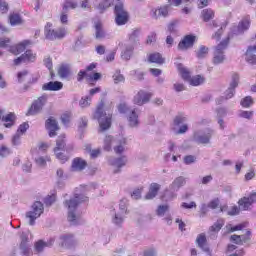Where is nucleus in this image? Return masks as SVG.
I'll return each mask as SVG.
<instances>
[{"instance_id": "14", "label": "nucleus", "mask_w": 256, "mask_h": 256, "mask_svg": "<svg viewBox=\"0 0 256 256\" xmlns=\"http://www.w3.org/2000/svg\"><path fill=\"white\" fill-rule=\"evenodd\" d=\"M151 97H153L151 92L140 90L134 95L133 103L134 105L141 107L142 105H145V103H149Z\"/></svg>"}, {"instance_id": "49", "label": "nucleus", "mask_w": 256, "mask_h": 256, "mask_svg": "<svg viewBox=\"0 0 256 256\" xmlns=\"http://www.w3.org/2000/svg\"><path fill=\"white\" fill-rule=\"evenodd\" d=\"M112 77H113V81L116 85L119 83L125 82V76H123V74H121V71H119V70L116 71Z\"/></svg>"}, {"instance_id": "30", "label": "nucleus", "mask_w": 256, "mask_h": 256, "mask_svg": "<svg viewBox=\"0 0 256 256\" xmlns=\"http://www.w3.org/2000/svg\"><path fill=\"white\" fill-rule=\"evenodd\" d=\"M134 49H135V45L125 44V47L121 52V58L124 59V61H129V59H131V57H133Z\"/></svg>"}, {"instance_id": "38", "label": "nucleus", "mask_w": 256, "mask_h": 256, "mask_svg": "<svg viewBox=\"0 0 256 256\" xmlns=\"http://www.w3.org/2000/svg\"><path fill=\"white\" fill-rule=\"evenodd\" d=\"M71 74V68L67 64H62L58 69V75L61 79H67Z\"/></svg>"}, {"instance_id": "59", "label": "nucleus", "mask_w": 256, "mask_h": 256, "mask_svg": "<svg viewBox=\"0 0 256 256\" xmlns=\"http://www.w3.org/2000/svg\"><path fill=\"white\" fill-rule=\"evenodd\" d=\"M185 165H191L193 163H195V161H197V157L193 156V155H188L185 156L183 159Z\"/></svg>"}, {"instance_id": "17", "label": "nucleus", "mask_w": 256, "mask_h": 256, "mask_svg": "<svg viewBox=\"0 0 256 256\" xmlns=\"http://www.w3.org/2000/svg\"><path fill=\"white\" fill-rule=\"evenodd\" d=\"M125 210L119 211L116 209H111L110 210V217H111V222L113 225L116 227H121L125 221Z\"/></svg>"}, {"instance_id": "61", "label": "nucleus", "mask_w": 256, "mask_h": 256, "mask_svg": "<svg viewBox=\"0 0 256 256\" xmlns=\"http://www.w3.org/2000/svg\"><path fill=\"white\" fill-rule=\"evenodd\" d=\"M27 129H29L28 123L21 124L17 130L18 135H23V133L27 132Z\"/></svg>"}, {"instance_id": "45", "label": "nucleus", "mask_w": 256, "mask_h": 256, "mask_svg": "<svg viewBox=\"0 0 256 256\" xmlns=\"http://www.w3.org/2000/svg\"><path fill=\"white\" fill-rule=\"evenodd\" d=\"M113 1H115V0H103L102 3H99L98 6H96V9H98V11H100V13H103V11H105V9H109V7H111V5H113Z\"/></svg>"}, {"instance_id": "15", "label": "nucleus", "mask_w": 256, "mask_h": 256, "mask_svg": "<svg viewBox=\"0 0 256 256\" xmlns=\"http://www.w3.org/2000/svg\"><path fill=\"white\" fill-rule=\"evenodd\" d=\"M37 61V53L32 50H26L24 54L14 60V65H21V63H35Z\"/></svg>"}, {"instance_id": "16", "label": "nucleus", "mask_w": 256, "mask_h": 256, "mask_svg": "<svg viewBox=\"0 0 256 256\" xmlns=\"http://www.w3.org/2000/svg\"><path fill=\"white\" fill-rule=\"evenodd\" d=\"M253 203H256V192H252L249 196H244L238 201V205L242 211H249Z\"/></svg>"}, {"instance_id": "3", "label": "nucleus", "mask_w": 256, "mask_h": 256, "mask_svg": "<svg viewBox=\"0 0 256 256\" xmlns=\"http://www.w3.org/2000/svg\"><path fill=\"white\" fill-rule=\"evenodd\" d=\"M109 106L105 100H101L95 113L94 119H97L100 127V131H107L111 127V114L107 113Z\"/></svg>"}, {"instance_id": "48", "label": "nucleus", "mask_w": 256, "mask_h": 256, "mask_svg": "<svg viewBox=\"0 0 256 256\" xmlns=\"http://www.w3.org/2000/svg\"><path fill=\"white\" fill-rule=\"evenodd\" d=\"M45 248H47V245L45 244V241H43V240H38L34 244V249H35L36 253H43Z\"/></svg>"}, {"instance_id": "53", "label": "nucleus", "mask_w": 256, "mask_h": 256, "mask_svg": "<svg viewBox=\"0 0 256 256\" xmlns=\"http://www.w3.org/2000/svg\"><path fill=\"white\" fill-rule=\"evenodd\" d=\"M61 121L65 127H69V123H71V113L62 114Z\"/></svg>"}, {"instance_id": "23", "label": "nucleus", "mask_w": 256, "mask_h": 256, "mask_svg": "<svg viewBox=\"0 0 256 256\" xmlns=\"http://www.w3.org/2000/svg\"><path fill=\"white\" fill-rule=\"evenodd\" d=\"M251 239V231L247 230L244 235H232L230 237V241L232 243H235L236 245H243L244 243H247Z\"/></svg>"}, {"instance_id": "33", "label": "nucleus", "mask_w": 256, "mask_h": 256, "mask_svg": "<svg viewBox=\"0 0 256 256\" xmlns=\"http://www.w3.org/2000/svg\"><path fill=\"white\" fill-rule=\"evenodd\" d=\"M85 77L86 79H89V81H99V78L101 77V73L88 74L87 72L81 70L78 73V81H81Z\"/></svg>"}, {"instance_id": "46", "label": "nucleus", "mask_w": 256, "mask_h": 256, "mask_svg": "<svg viewBox=\"0 0 256 256\" xmlns=\"http://www.w3.org/2000/svg\"><path fill=\"white\" fill-rule=\"evenodd\" d=\"M225 225V220L224 219H218L217 222L210 227V231L212 233H219L221 231V228Z\"/></svg>"}, {"instance_id": "6", "label": "nucleus", "mask_w": 256, "mask_h": 256, "mask_svg": "<svg viewBox=\"0 0 256 256\" xmlns=\"http://www.w3.org/2000/svg\"><path fill=\"white\" fill-rule=\"evenodd\" d=\"M20 243H19V253L22 256H33V250H31V240L33 235L31 231L25 230L19 233Z\"/></svg>"}, {"instance_id": "4", "label": "nucleus", "mask_w": 256, "mask_h": 256, "mask_svg": "<svg viewBox=\"0 0 256 256\" xmlns=\"http://www.w3.org/2000/svg\"><path fill=\"white\" fill-rule=\"evenodd\" d=\"M30 45H33L31 40H24L14 46H11V39L0 37L1 49H7L10 53H12V55H21V53H23L27 47H30Z\"/></svg>"}, {"instance_id": "18", "label": "nucleus", "mask_w": 256, "mask_h": 256, "mask_svg": "<svg viewBox=\"0 0 256 256\" xmlns=\"http://www.w3.org/2000/svg\"><path fill=\"white\" fill-rule=\"evenodd\" d=\"M45 103H47V96H41L36 101L33 102L31 107L29 108L27 115H37L41 109L45 106Z\"/></svg>"}, {"instance_id": "52", "label": "nucleus", "mask_w": 256, "mask_h": 256, "mask_svg": "<svg viewBox=\"0 0 256 256\" xmlns=\"http://www.w3.org/2000/svg\"><path fill=\"white\" fill-rule=\"evenodd\" d=\"M208 53H209V48L205 46H201L197 52V57L198 59H203L207 57Z\"/></svg>"}, {"instance_id": "7", "label": "nucleus", "mask_w": 256, "mask_h": 256, "mask_svg": "<svg viewBox=\"0 0 256 256\" xmlns=\"http://www.w3.org/2000/svg\"><path fill=\"white\" fill-rule=\"evenodd\" d=\"M178 71L184 79V81H187L189 85H192V87H199V85H203L205 83V77L202 75H196L191 77V73L187 68L183 66V64H178Z\"/></svg>"}, {"instance_id": "19", "label": "nucleus", "mask_w": 256, "mask_h": 256, "mask_svg": "<svg viewBox=\"0 0 256 256\" xmlns=\"http://www.w3.org/2000/svg\"><path fill=\"white\" fill-rule=\"evenodd\" d=\"M186 121H187V118L185 116H176V118L174 119V123H173L174 133H177L178 135H181L183 133H187V130L189 129V127L186 124H183L177 130V127H179V125H181L182 123H185Z\"/></svg>"}, {"instance_id": "50", "label": "nucleus", "mask_w": 256, "mask_h": 256, "mask_svg": "<svg viewBox=\"0 0 256 256\" xmlns=\"http://www.w3.org/2000/svg\"><path fill=\"white\" fill-rule=\"evenodd\" d=\"M91 96H84L81 98V100L79 101V105L80 107H82V109H85V107H89V105H91Z\"/></svg>"}, {"instance_id": "12", "label": "nucleus", "mask_w": 256, "mask_h": 256, "mask_svg": "<svg viewBox=\"0 0 256 256\" xmlns=\"http://www.w3.org/2000/svg\"><path fill=\"white\" fill-rule=\"evenodd\" d=\"M64 150H65V135H61L58 137L56 141V147L54 148L55 156L60 160V163H67V161H69V157H67V155L61 152Z\"/></svg>"}, {"instance_id": "5", "label": "nucleus", "mask_w": 256, "mask_h": 256, "mask_svg": "<svg viewBox=\"0 0 256 256\" xmlns=\"http://www.w3.org/2000/svg\"><path fill=\"white\" fill-rule=\"evenodd\" d=\"M113 143H116V146L114 147L115 153L120 155L121 153H123V151H125V145H127V138L119 136L118 138L114 139L111 136H106L103 144L104 151H111Z\"/></svg>"}, {"instance_id": "43", "label": "nucleus", "mask_w": 256, "mask_h": 256, "mask_svg": "<svg viewBox=\"0 0 256 256\" xmlns=\"http://www.w3.org/2000/svg\"><path fill=\"white\" fill-rule=\"evenodd\" d=\"M78 3L77 0H66L63 5V11L67 12L69 9H77Z\"/></svg>"}, {"instance_id": "24", "label": "nucleus", "mask_w": 256, "mask_h": 256, "mask_svg": "<svg viewBox=\"0 0 256 256\" xmlns=\"http://www.w3.org/2000/svg\"><path fill=\"white\" fill-rule=\"evenodd\" d=\"M46 129L49 133V137H55L57 135L56 131H59L57 120H55L53 117L49 118L46 121Z\"/></svg>"}, {"instance_id": "34", "label": "nucleus", "mask_w": 256, "mask_h": 256, "mask_svg": "<svg viewBox=\"0 0 256 256\" xmlns=\"http://www.w3.org/2000/svg\"><path fill=\"white\" fill-rule=\"evenodd\" d=\"M185 178L183 176H179L174 179L172 184L170 185L171 191H179L183 185H185Z\"/></svg>"}, {"instance_id": "41", "label": "nucleus", "mask_w": 256, "mask_h": 256, "mask_svg": "<svg viewBox=\"0 0 256 256\" xmlns=\"http://www.w3.org/2000/svg\"><path fill=\"white\" fill-rule=\"evenodd\" d=\"M201 17L205 22L211 21L215 17V12L211 9H204L202 10Z\"/></svg>"}, {"instance_id": "55", "label": "nucleus", "mask_w": 256, "mask_h": 256, "mask_svg": "<svg viewBox=\"0 0 256 256\" xmlns=\"http://www.w3.org/2000/svg\"><path fill=\"white\" fill-rule=\"evenodd\" d=\"M167 211H169V205H160L158 207L156 213L159 217H163V215H165V213H167Z\"/></svg>"}, {"instance_id": "32", "label": "nucleus", "mask_w": 256, "mask_h": 256, "mask_svg": "<svg viewBox=\"0 0 256 256\" xmlns=\"http://www.w3.org/2000/svg\"><path fill=\"white\" fill-rule=\"evenodd\" d=\"M159 189H161V185L157 183H152L149 187L148 193L145 195V199H155V197H157V193H159Z\"/></svg>"}, {"instance_id": "39", "label": "nucleus", "mask_w": 256, "mask_h": 256, "mask_svg": "<svg viewBox=\"0 0 256 256\" xmlns=\"http://www.w3.org/2000/svg\"><path fill=\"white\" fill-rule=\"evenodd\" d=\"M197 243L199 247L205 251V253H209V246L207 245V239L205 238V234H200L198 236Z\"/></svg>"}, {"instance_id": "56", "label": "nucleus", "mask_w": 256, "mask_h": 256, "mask_svg": "<svg viewBox=\"0 0 256 256\" xmlns=\"http://www.w3.org/2000/svg\"><path fill=\"white\" fill-rule=\"evenodd\" d=\"M44 65H45V67H46L47 69L50 70V73H53V72H52V71H53V60L51 59V57L46 56V57L44 58Z\"/></svg>"}, {"instance_id": "35", "label": "nucleus", "mask_w": 256, "mask_h": 256, "mask_svg": "<svg viewBox=\"0 0 256 256\" xmlns=\"http://www.w3.org/2000/svg\"><path fill=\"white\" fill-rule=\"evenodd\" d=\"M149 63H156L157 65H163L165 63V59L159 53H151L148 55Z\"/></svg>"}, {"instance_id": "20", "label": "nucleus", "mask_w": 256, "mask_h": 256, "mask_svg": "<svg viewBox=\"0 0 256 256\" xmlns=\"http://www.w3.org/2000/svg\"><path fill=\"white\" fill-rule=\"evenodd\" d=\"M193 139L196 141V143L207 144L209 143V139H211V130L206 129L204 131H196L194 133Z\"/></svg>"}, {"instance_id": "62", "label": "nucleus", "mask_w": 256, "mask_h": 256, "mask_svg": "<svg viewBox=\"0 0 256 256\" xmlns=\"http://www.w3.org/2000/svg\"><path fill=\"white\" fill-rule=\"evenodd\" d=\"M118 211H124L127 214V199H122L119 204Z\"/></svg>"}, {"instance_id": "44", "label": "nucleus", "mask_w": 256, "mask_h": 256, "mask_svg": "<svg viewBox=\"0 0 256 256\" xmlns=\"http://www.w3.org/2000/svg\"><path fill=\"white\" fill-rule=\"evenodd\" d=\"M49 161H51V157L49 156H39L35 158V163L38 167H45Z\"/></svg>"}, {"instance_id": "10", "label": "nucleus", "mask_w": 256, "mask_h": 256, "mask_svg": "<svg viewBox=\"0 0 256 256\" xmlns=\"http://www.w3.org/2000/svg\"><path fill=\"white\" fill-rule=\"evenodd\" d=\"M114 13L116 15L115 21L117 25H126L127 21H129V13L125 10L123 1H117Z\"/></svg>"}, {"instance_id": "21", "label": "nucleus", "mask_w": 256, "mask_h": 256, "mask_svg": "<svg viewBox=\"0 0 256 256\" xmlns=\"http://www.w3.org/2000/svg\"><path fill=\"white\" fill-rule=\"evenodd\" d=\"M108 163L112 167L116 168L114 169V173H119L121 171V167H125V165H127V157L125 156H122L120 158L111 157L108 159Z\"/></svg>"}, {"instance_id": "64", "label": "nucleus", "mask_w": 256, "mask_h": 256, "mask_svg": "<svg viewBox=\"0 0 256 256\" xmlns=\"http://www.w3.org/2000/svg\"><path fill=\"white\" fill-rule=\"evenodd\" d=\"M144 256H157V250L155 248H149L144 251Z\"/></svg>"}, {"instance_id": "42", "label": "nucleus", "mask_w": 256, "mask_h": 256, "mask_svg": "<svg viewBox=\"0 0 256 256\" xmlns=\"http://www.w3.org/2000/svg\"><path fill=\"white\" fill-rule=\"evenodd\" d=\"M10 24L15 25H21L23 23V20L21 19V16L18 13H12L9 17Z\"/></svg>"}, {"instance_id": "25", "label": "nucleus", "mask_w": 256, "mask_h": 256, "mask_svg": "<svg viewBox=\"0 0 256 256\" xmlns=\"http://www.w3.org/2000/svg\"><path fill=\"white\" fill-rule=\"evenodd\" d=\"M127 121H128L129 127H132V128L139 127L141 122L139 121V115L137 114V111L135 109L131 110L127 114Z\"/></svg>"}, {"instance_id": "13", "label": "nucleus", "mask_w": 256, "mask_h": 256, "mask_svg": "<svg viewBox=\"0 0 256 256\" xmlns=\"http://www.w3.org/2000/svg\"><path fill=\"white\" fill-rule=\"evenodd\" d=\"M58 245L64 249H71L77 245V238L71 233L62 234L58 238Z\"/></svg>"}, {"instance_id": "31", "label": "nucleus", "mask_w": 256, "mask_h": 256, "mask_svg": "<svg viewBox=\"0 0 256 256\" xmlns=\"http://www.w3.org/2000/svg\"><path fill=\"white\" fill-rule=\"evenodd\" d=\"M87 167V162L83 158H75L72 161L71 169L72 171H83Z\"/></svg>"}, {"instance_id": "2", "label": "nucleus", "mask_w": 256, "mask_h": 256, "mask_svg": "<svg viewBox=\"0 0 256 256\" xmlns=\"http://www.w3.org/2000/svg\"><path fill=\"white\" fill-rule=\"evenodd\" d=\"M251 27V18L249 16H245L238 24V26H234L231 28L229 35L224 38L215 48L213 63L214 65H219L225 61V49L229 45V39L233 37V35H242Z\"/></svg>"}, {"instance_id": "26", "label": "nucleus", "mask_w": 256, "mask_h": 256, "mask_svg": "<svg viewBox=\"0 0 256 256\" xmlns=\"http://www.w3.org/2000/svg\"><path fill=\"white\" fill-rule=\"evenodd\" d=\"M256 44L249 46L245 53V61L250 65H256Z\"/></svg>"}, {"instance_id": "36", "label": "nucleus", "mask_w": 256, "mask_h": 256, "mask_svg": "<svg viewBox=\"0 0 256 256\" xmlns=\"http://www.w3.org/2000/svg\"><path fill=\"white\" fill-rule=\"evenodd\" d=\"M95 31L96 39H105L107 37V32L103 29V24L100 21L95 22Z\"/></svg>"}, {"instance_id": "28", "label": "nucleus", "mask_w": 256, "mask_h": 256, "mask_svg": "<svg viewBox=\"0 0 256 256\" xmlns=\"http://www.w3.org/2000/svg\"><path fill=\"white\" fill-rule=\"evenodd\" d=\"M196 37L194 35H187L179 44L178 49H189L195 43Z\"/></svg>"}, {"instance_id": "1", "label": "nucleus", "mask_w": 256, "mask_h": 256, "mask_svg": "<svg viewBox=\"0 0 256 256\" xmlns=\"http://www.w3.org/2000/svg\"><path fill=\"white\" fill-rule=\"evenodd\" d=\"M92 186L80 185L75 190L73 198L65 201V207L68 210V221L72 225H79L81 221V212L79 211V203H85L89 201V197L85 195L87 191H91Z\"/></svg>"}, {"instance_id": "57", "label": "nucleus", "mask_w": 256, "mask_h": 256, "mask_svg": "<svg viewBox=\"0 0 256 256\" xmlns=\"http://www.w3.org/2000/svg\"><path fill=\"white\" fill-rule=\"evenodd\" d=\"M241 105H242V107H245V108L251 107V105H253V98H251V96L245 97L241 101Z\"/></svg>"}, {"instance_id": "22", "label": "nucleus", "mask_w": 256, "mask_h": 256, "mask_svg": "<svg viewBox=\"0 0 256 256\" xmlns=\"http://www.w3.org/2000/svg\"><path fill=\"white\" fill-rule=\"evenodd\" d=\"M169 11H171V6L164 5V6H160L158 8H153L151 10L150 15L154 19H159L160 17H167L169 15Z\"/></svg>"}, {"instance_id": "58", "label": "nucleus", "mask_w": 256, "mask_h": 256, "mask_svg": "<svg viewBox=\"0 0 256 256\" xmlns=\"http://www.w3.org/2000/svg\"><path fill=\"white\" fill-rule=\"evenodd\" d=\"M175 197H177V194L166 191L164 196L162 197V200L163 201H173V199H175Z\"/></svg>"}, {"instance_id": "54", "label": "nucleus", "mask_w": 256, "mask_h": 256, "mask_svg": "<svg viewBox=\"0 0 256 256\" xmlns=\"http://www.w3.org/2000/svg\"><path fill=\"white\" fill-rule=\"evenodd\" d=\"M10 153H11V148L5 145L0 146V157H9Z\"/></svg>"}, {"instance_id": "29", "label": "nucleus", "mask_w": 256, "mask_h": 256, "mask_svg": "<svg viewBox=\"0 0 256 256\" xmlns=\"http://www.w3.org/2000/svg\"><path fill=\"white\" fill-rule=\"evenodd\" d=\"M43 91H61L63 83L59 81L48 82L42 86Z\"/></svg>"}, {"instance_id": "27", "label": "nucleus", "mask_w": 256, "mask_h": 256, "mask_svg": "<svg viewBox=\"0 0 256 256\" xmlns=\"http://www.w3.org/2000/svg\"><path fill=\"white\" fill-rule=\"evenodd\" d=\"M220 211L221 213H226L228 215H230L231 217L235 216V215H239L240 211H241V207L239 206H227V205H223L220 207Z\"/></svg>"}, {"instance_id": "51", "label": "nucleus", "mask_w": 256, "mask_h": 256, "mask_svg": "<svg viewBox=\"0 0 256 256\" xmlns=\"http://www.w3.org/2000/svg\"><path fill=\"white\" fill-rule=\"evenodd\" d=\"M118 111L124 115H129V113H131V111H129V106L125 102L118 105Z\"/></svg>"}, {"instance_id": "37", "label": "nucleus", "mask_w": 256, "mask_h": 256, "mask_svg": "<svg viewBox=\"0 0 256 256\" xmlns=\"http://www.w3.org/2000/svg\"><path fill=\"white\" fill-rule=\"evenodd\" d=\"M15 113H9L2 117V121L4 123V126L9 128L13 127L15 125Z\"/></svg>"}, {"instance_id": "40", "label": "nucleus", "mask_w": 256, "mask_h": 256, "mask_svg": "<svg viewBox=\"0 0 256 256\" xmlns=\"http://www.w3.org/2000/svg\"><path fill=\"white\" fill-rule=\"evenodd\" d=\"M140 33L141 31L139 29H135L128 34V39L131 42L130 45H135V43H137Z\"/></svg>"}, {"instance_id": "8", "label": "nucleus", "mask_w": 256, "mask_h": 256, "mask_svg": "<svg viewBox=\"0 0 256 256\" xmlns=\"http://www.w3.org/2000/svg\"><path fill=\"white\" fill-rule=\"evenodd\" d=\"M45 211V207L43 206V203L40 201H36L33 203L31 210L26 212L25 219L27 223L31 226L35 225V221L43 215V212Z\"/></svg>"}, {"instance_id": "11", "label": "nucleus", "mask_w": 256, "mask_h": 256, "mask_svg": "<svg viewBox=\"0 0 256 256\" xmlns=\"http://www.w3.org/2000/svg\"><path fill=\"white\" fill-rule=\"evenodd\" d=\"M239 85V74L234 73L231 76L230 87L225 92V97L217 99L218 105H221L223 101H227V99H231L233 95H235V88Z\"/></svg>"}, {"instance_id": "47", "label": "nucleus", "mask_w": 256, "mask_h": 256, "mask_svg": "<svg viewBox=\"0 0 256 256\" xmlns=\"http://www.w3.org/2000/svg\"><path fill=\"white\" fill-rule=\"evenodd\" d=\"M245 227L243 224H238L236 226H233L231 224H227L225 227L226 233H234V231H241Z\"/></svg>"}, {"instance_id": "63", "label": "nucleus", "mask_w": 256, "mask_h": 256, "mask_svg": "<svg viewBox=\"0 0 256 256\" xmlns=\"http://www.w3.org/2000/svg\"><path fill=\"white\" fill-rule=\"evenodd\" d=\"M239 117H242L243 119H251V117H253V112H251V111H241L239 113Z\"/></svg>"}, {"instance_id": "9", "label": "nucleus", "mask_w": 256, "mask_h": 256, "mask_svg": "<svg viewBox=\"0 0 256 256\" xmlns=\"http://www.w3.org/2000/svg\"><path fill=\"white\" fill-rule=\"evenodd\" d=\"M44 35L46 39L53 41L54 39H63L67 35V28L61 27L57 30L53 29V24L48 22L44 28Z\"/></svg>"}, {"instance_id": "60", "label": "nucleus", "mask_w": 256, "mask_h": 256, "mask_svg": "<svg viewBox=\"0 0 256 256\" xmlns=\"http://www.w3.org/2000/svg\"><path fill=\"white\" fill-rule=\"evenodd\" d=\"M57 197L55 196V194H52L50 196H47L45 199H44V203L45 205H53V203H55Z\"/></svg>"}]
</instances>
